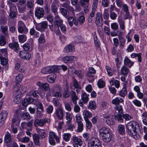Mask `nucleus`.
I'll list each match as a JSON object with an SVG mask.
<instances>
[{"mask_svg": "<svg viewBox=\"0 0 147 147\" xmlns=\"http://www.w3.org/2000/svg\"><path fill=\"white\" fill-rule=\"evenodd\" d=\"M11 134L8 133L6 134L5 137V140L7 143H10L11 142Z\"/></svg>", "mask_w": 147, "mask_h": 147, "instance_id": "49530a36", "label": "nucleus"}, {"mask_svg": "<svg viewBox=\"0 0 147 147\" xmlns=\"http://www.w3.org/2000/svg\"><path fill=\"white\" fill-rule=\"evenodd\" d=\"M111 28L113 30H116L119 28L118 25L116 22L112 23L111 24Z\"/></svg>", "mask_w": 147, "mask_h": 147, "instance_id": "338daca9", "label": "nucleus"}, {"mask_svg": "<svg viewBox=\"0 0 147 147\" xmlns=\"http://www.w3.org/2000/svg\"><path fill=\"white\" fill-rule=\"evenodd\" d=\"M98 0H93L92 9L96 10L97 8Z\"/></svg>", "mask_w": 147, "mask_h": 147, "instance_id": "bf43d9fd", "label": "nucleus"}, {"mask_svg": "<svg viewBox=\"0 0 147 147\" xmlns=\"http://www.w3.org/2000/svg\"><path fill=\"white\" fill-rule=\"evenodd\" d=\"M60 66L57 65L52 66H48L42 68L41 71V73L43 74H49L53 72H58Z\"/></svg>", "mask_w": 147, "mask_h": 147, "instance_id": "20e7f679", "label": "nucleus"}, {"mask_svg": "<svg viewBox=\"0 0 147 147\" xmlns=\"http://www.w3.org/2000/svg\"><path fill=\"white\" fill-rule=\"evenodd\" d=\"M117 130L120 135H124L125 134V128L124 125L119 124L117 127Z\"/></svg>", "mask_w": 147, "mask_h": 147, "instance_id": "a878e982", "label": "nucleus"}, {"mask_svg": "<svg viewBox=\"0 0 147 147\" xmlns=\"http://www.w3.org/2000/svg\"><path fill=\"white\" fill-rule=\"evenodd\" d=\"M65 88L63 93V97L64 98H67L69 96V86L67 85L66 84Z\"/></svg>", "mask_w": 147, "mask_h": 147, "instance_id": "5701e85b", "label": "nucleus"}, {"mask_svg": "<svg viewBox=\"0 0 147 147\" xmlns=\"http://www.w3.org/2000/svg\"><path fill=\"white\" fill-rule=\"evenodd\" d=\"M50 122V119L47 118L41 119L40 120L36 119L34 121V125L35 127H36L38 126H43L46 123Z\"/></svg>", "mask_w": 147, "mask_h": 147, "instance_id": "6e6552de", "label": "nucleus"}, {"mask_svg": "<svg viewBox=\"0 0 147 147\" xmlns=\"http://www.w3.org/2000/svg\"><path fill=\"white\" fill-rule=\"evenodd\" d=\"M90 73H87V78L90 82H92L96 78V76Z\"/></svg>", "mask_w": 147, "mask_h": 147, "instance_id": "cd10ccee", "label": "nucleus"}, {"mask_svg": "<svg viewBox=\"0 0 147 147\" xmlns=\"http://www.w3.org/2000/svg\"><path fill=\"white\" fill-rule=\"evenodd\" d=\"M6 43L5 37L3 35L0 36V45L1 46H4Z\"/></svg>", "mask_w": 147, "mask_h": 147, "instance_id": "a18cd8bd", "label": "nucleus"}, {"mask_svg": "<svg viewBox=\"0 0 147 147\" xmlns=\"http://www.w3.org/2000/svg\"><path fill=\"white\" fill-rule=\"evenodd\" d=\"M35 105L37 107V109H39L41 110V111H44L43 105L39 99H35Z\"/></svg>", "mask_w": 147, "mask_h": 147, "instance_id": "393cba45", "label": "nucleus"}, {"mask_svg": "<svg viewBox=\"0 0 147 147\" xmlns=\"http://www.w3.org/2000/svg\"><path fill=\"white\" fill-rule=\"evenodd\" d=\"M62 88L60 85H55L52 90V95L53 96L57 98H60L62 96Z\"/></svg>", "mask_w": 147, "mask_h": 147, "instance_id": "39448f33", "label": "nucleus"}, {"mask_svg": "<svg viewBox=\"0 0 147 147\" xmlns=\"http://www.w3.org/2000/svg\"><path fill=\"white\" fill-rule=\"evenodd\" d=\"M82 99L84 103H86L89 100L88 96L86 93H84L82 95Z\"/></svg>", "mask_w": 147, "mask_h": 147, "instance_id": "a19ab883", "label": "nucleus"}, {"mask_svg": "<svg viewBox=\"0 0 147 147\" xmlns=\"http://www.w3.org/2000/svg\"><path fill=\"white\" fill-rule=\"evenodd\" d=\"M123 118L126 121L130 120L133 118V117L128 114H123Z\"/></svg>", "mask_w": 147, "mask_h": 147, "instance_id": "680f3d73", "label": "nucleus"}, {"mask_svg": "<svg viewBox=\"0 0 147 147\" xmlns=\"http://www.w3.org/2000/svg\"><path fill=\"white\" fill-rule=\"evenodd\" d=\"M9 47L10 49H13L17 53L20 48L18 42H13L10 43L9 45Z\"/></svg>", "mask_w": 147, "mask_h": 147, "instance_id": "dca6fc26", "label": "nucleus"}, {"mask_svg": "<svg viewBox=\"0 0 147 147\" xmlns=\"http://www.w3.org/2000/svg\"><path fill=\"white\" fill-rule=\"evenodd\" d=\"M71 140L73 142V146L76 145L81 146L83 144V142L82 140L76 136H73Z\"/></svg>", "mask_w": 147, "mask_h": 147, "instance_id": "9b49d317", "label": "nucleus"}, {"mask_svg": "<svg viewBox=\"0 0 147 147\" xmlns=\"http://www.w3.org/2000/svg\"><path fill=\"white\" fill-rule=\"evenodd\" d=\"M19 55L20 58L29 60L31 57V55L26 51H20Z\"/></svg>", "mask_w": 147, "mask_h": 147, "instance_id": "f8f14e48", "label": "nucleus"}, {"mask_svg": "<svg viewBox=\"0 0 147 147\" xmlns=\"http://www.w3.org/2000/svg\"><path fill=\"white\" fill-rule=\"evenodd\" d=\"M123 114L120 115V114H115V116L116 119L120 123H123Z\"/></svg>", "mask_w": 147, "mask_h": 147, "instance_id": "ea45409f", "label": "nucleus"}, {"mask_svg": "<svg viewBox=\"0 0 147 147\" xmlns=\"http://www.w3.org/2000/svg\"><path fill=\"white\" fill-rule=\"evenodd\" d=\"M122 58V57L120 55H117V57L115 59L116 65L117 67H119V65L121 64Z\"/></svg>", "mask_w": 147, "mask_h": 147, "instance_id": "37998d69", "label": "nucleus"}, {"mask_svg": "<svg viewBox=\"0 0 147 147\" xmlns=\"http://www.w3.org/2000/svg\"><path fill=\"white\" fill-rule=\"evenodd\" d=\"M126 127L128 135L136 139L140 137L138 133L141 134L142 132V127L135 121H131L127 123Z\"/></svg>", "mask_w": 147, "mask_h": 147, "instance_id": "f257e3e1", "label": "nucleus"}, {"mask_svg": "<svg viewBox=\"0 0 147 147\" xmlns=\"http://www.w3.org/2000/svg\"><path fill=\"white\" fill-rule=\"evenodd\" d=\"M97 85L99 88H102L105 86V83L102 79H100L98 82Z\"/></svg>", "mask_w": 147, "mask_h": 147, "instance_id": "3c124183", "label": "nucleus"}, {"mask_svg": "<svg viewBox=\"0 0 147 147\" xmlns=\"http://www.w3.org/2000/svg\"><path fill=\"white\" fill-rule=\"evenodd\" d=\"M33 141L36 146H40V137L38 135L35 134L33 136Z\"/></svg>", "mask_w": 147, "mask_h": 147, "instance_id": "a211bd4d", "label": "nucleus"}, {"mask_svg": "<svg viewBox=\"0 0 147 147\" xmlns=\"http://www.w3.org/2000/svg\"><path fill=\"white\" fill-rule=\"evenodd\" d=\"M118 37L119 41V47L122 48L124 47L126 40L124 38L120 35L118 36Z\"/></svg>", "mask_w": 147, "mask_h": 147, "instance_id": "bb28decb", "label": "nucleus"}, {"mask_svg": "<svg viewBox=\"0 0 147 147\" xmlns=\"http://www.w3.org/2000/svg\"><path fill=\"white\" fill-rule=\"evenodd\" d=\"M104 121H105L106 123L109 126L113 125L114 123L113 116H112V117H110L108 119H104Z\"/></svg>", "mask_w": 147, "mask_h": 147, "instance_id": "f704fd0d", "label": "nucleus"}, {"mask_svg": "<svg viewBox=\"0 0 147 147\" xmlns=\"http://www.w3.org/2000/svg\"><path fill=\"white\" fill-rule=\"evenodd\" d=\"M48 26V23L47 21H44L36 26V29L40 31H43V29L46 28Z\"/></svg>", "mask_w": 147, "mask_h": 147, "instance_id": "4468645a", "label": "nucleus"}, {"mask_svg": "<svg viewBox=\"0 0 147 147\" xmlns=\"http://www.w3.org/2000/svg\"><path fill=\"white\" fill-rule=\"evenodd\" d=\"M70 93L73 103L74 105L76 104L77 100L78 99V98L76 92L74 91H72L70 92Z\"/></svg>", "mask_w": 147, "mask_h": 147, "instance_id": "412c9836", "label": "nucleus"}, {"mask_svg": "<svg viewBox=\"0 0 147 147\" xmlns=\"http://www.w3.org/2000/svg\"><path fill=\"white\" fill-rule=\"evenodd\" d=\"M106 68L107 73L108 75L109 76H112L114 73L113 70H112L111 68L109 66H106Z\"/></svg>", "mask_w": 147, "mask_h": 147, "instance_id": "6e6d98bb", "label": "nucleus"}, {"mask_svg": "<svg viewBox=\"0 0 147 147\" xmlns=\"http://www.w3.org/2000/svg\"><path fill=\"white\" fill-rule=\"evenodd\" d=\"M115 113H117V114H118L120 115L123 114V108L120 105H117L115 107Z\"/></svg>", "mask_w": 147, "mask_h": 147, "instance_id": "c756f323", "label": "nucleus"}, {"mask_svg": "<svg viewBox=\"0 0 147 147\" xmlns=\"http://www.w3.org/2000/svg\"><path fill=\"white\" fill-rule=\"evenodd\" d=\"M76 122L77 123H82V117L80 114L78 113L77 114L76 116Z\"/></svg>", "mask_w": 147, "mask_h": 147, "instance_id": "4d7b16f0", "label": "nucleus"}, {"mask_svg": "<svg viewBox=\"0 0 147 147\" xmlns=\"http://www.w3.org/2000/svg\"><path fill=\"white\" fill-rule=\"evenodd\" d=\"M75 50L74 46L71 44H69L65 47L64 49L63 52L65 53L72 52H74Z\"/></svg>", "mask_w": 147, "mask_h": 147, "instance_id": "f3484780", "label": "nucleus"}, {"mask_svg": "<svg viewBox=\"0 0 147 147\" xmlns=\"http://www.w3.org/2000/svg\"><path fill=\"white\" fill-rule=\"evenodd\" d=\"M54 115L59 119H62L65 115L64 110L61 108H58L56 109Z\"/></svg>", "mask_w": 147, "mask_h": 147, "instance_id": "9d476101", "label": "nucleus"}, {"mask_svg": "<svg viewBox=\"0 0 147 147\" xmlns=\"http://www.w3.org/2000/svg\"><path fill=\"white\" fill-rule=\"evenodd\" d=\"M127 94V89L126 87H124L119 92V95L124 97Z\"/></svg>", "mask_w": 147, "mask_h": 147, "instance_id": "c03bdc74", "label": "nucleus"}, {"mask_svg": "<svg viewBox=\"0 0 147 147\" xmlns=\"http://www.w3.org/2000/svg\"><path fill=\"white\" fill-rule=\"evenodd\" d=\"M103 16L105 20H107L109 18V11L107 9H105L104 11Z\"/></svg>", "mask_w": 147, "mask_h": 147, "instance_id": "13d9d810", "label": "nucleus"}, {"mask_svg": "<svg viewBox=\"0 0 147 147\" xmlns=\"http://www.w3.org/2000/svg\"><path fill=\"white\" fill-rule=\"evenodd\" d=\"M18 39L20 42H24L26 40L27 38L24 35H20L18 36Z\"/></svg>", "mask_w": 147, "mask_h": 147, "instance_id": "603ef678", "label": "nucleus"}, {"mask_svg": "<svg viewBox=\"0 0 147 147\" xmlns=\"http://www.w3.org/2000/svg\"><path fill=\"white\" fill-rule=\"evenodd\" d=\"M83 115L84 120L88 119V118H90L92 116V113L88 110L84 111Z\"/></svg>", "mask_w": 147, "mask_h": 147, "instance_id": "473e14b6", "label": "nucleus"}, {"mask_svg": "<svg viewBox=\"0 0 147 147\" xmlns=\"http://www.w3.org/2000/svg\"><path fill=\"white\" fill-rule=\"evenodd\" d=\"M62 6L65 7L68 10L72 11L73 9L69 5V2H65L62 4Z\"/></svg>", "mask_w": 147, "mask_h": 147, "instance_id": "e433bc0d", "label": "nucleus"}, {"mask_svg": "<svg viewBox=\"0 0 147 147\" xmlns=\"http://www.w3.org/2000/svg\"><path fill=\"white\" fill-rule=\"evenodd\" d=\"M124 100L123 99L119 97H117L112 101V103L113 105H115L116 106L117 105H120L119 104L120 103L123 102Z\"/></svg>", "mask_w": 147, "mask_h": 147, "instance_id": "aec40b11", "label": "nucleus"}, {"mask_svg": "<svg viewBox=\"0 0 147 147\" xmlns=\"http://www.w3.org/2000/svg\"><path fill=\"white\" fill-rule=\"evenodd\" d=\"M23 74H19L18 76H16V82H20L23 78Z\"/></svg>", "mask_w": 147, "mask_h": 147, "instance_id": "69168bd1", "label": "nucleus"}, {"mask_svg": "<svg viewBox=\"0 0 147 147\" xmlns=\"http://www.w3.org/2000/svg\"><path fill=\"white\" fill-rule=\"evenodd\" d=\"M71 136V134L68 133L64 134L63 135V140L66 142H68L70 140V138Z\"/></svg>", "mask_w": 147, "mask_h": 147, "instance_id": "de8ad7c7", "label": "nucleus"}, {"mask_svg": "<svg viewBox=\"0 0 147 147\" xmlns=\"http://www.w3.org/2000/svg\"><path fill=\"white\" fill-rule=\"evenodd\" d=\"M65 117L67 121V123H70L72 120V117L71 113L69 112H67L65 113Z\"/></svg>", "mask_w": 147, "mask_h": 147, "instance_id": "c9c22d12", "label": "nucleus"}, {"mask_svg": "<svg viewBox=\"0 0 147 147\" xmlns=\"http://www.w3.org/2000/svg\"><path fill=\"white\" fill-rule=\"evenodd\" d=\"M129 72V69L125 66H122L121 69V74L123 75L127 76Z\"/></svg>", "mask_w": 147, "mask_h": 147, "instance_id": "7c9ffc66", "label": "nucleus"}, {"mask_svg": "<svg viewBox=\"0 0 147 147\" xmlns=\"http://www.w3.org/2000/svg\"><path fill=\"white\" fill-rule=\"evenodd\" d=\"M8 115V113L6 111H3L0 114V119L2 120L5 119Z\"/></svg>", "mask_w": 147, "mask_h": 147, "instance_id": "58836bf2", "label": "nucleus"}, {"mask_svg": "<svg viewBox=\"0 0 147 147\" xmlns=\"http://www.w3.org/2000/svg\"><path fill=\"white\" fill-rule=\"evenodd\" d=\"M55 139L57 143L59 142V138L57 136L56 134L53 131H50L49 133V140L50 144L52 145L55 144Z\"/></svg>", "mask_w": 147, "mask_h": 147, "instance_id": "0eeeda50", "label": "nucleus"}, {"mask_svg": "<svg viewBox=\"0 0 147 147\" xmlns=\"http://www.w3.org/2000/svg\"><path fill=\"white\" fill-rule=\"evenodd\" d=\"M16 95L14 98L13 99V102L16 104H18L20 101V96L19 94H16Z\"/></svg>", "mask_w": 147, "mask_h": 147, "instance_id": "5fc2aeb1", "label": "nucleus"}, {"mask_svg": "<svg viewBox=\"0 0 147 147\" xmlns=\"http://www.w3.org/2000/svg\"><path fill=\"white\" fill-rule=\"evenodd\" d=\"M30 33L31 35H34V37L36 38H37L39 36V33L36 31L33 28H31L30 31Z\"/></svg>", "mask_w": 147, "mask_h": 147, "instance_id": "79ce46f5", "label": "nucleus"}, {"mask_svg": "<svg viewBox=\"0 0 147 147\" xmlns=\"http://www.w3.org/2000/svg\"><path fill=\"white\" fill-rule=\"evenodd\" d=\"M57 10V8L56 5L53 2L51 5V12L54 13L55 16L58 15Z\"/></svg>", "mask_w": 147, "mask_h": 147, "instance_id": "2f4dec72", "label": "nucleus"}, {"mask_svg": "<svg viewBox=\"0 0 147 147\" xmlns=\"http://www.w3.org/2000/svg\"><path fill=\"white\" fill-rule=\"evenodd\" d=\"M133 103L136 106L138 107H141V103L139 100L137 99H134L132 101Z\"/></svg>", "mask_w": 147, "mask_h": 147, "instance_id": "774afa93", "label": "nucleus"}, {"mask_svg": "<svg viewBox=\"0 0 147 147\" xmlns=\"http://www.w3.org/2000/svg\"><path fill=\"white\" fill-rule=\"evenodd\" d=\"M88 108L90 109L94 110L96 108V103L93 100H90L89 102Z\"/></svg>", "mask_w": 147, "mask_h": 147, "instance_id": "72a5a7b5", "label": "nucleus"}, {"mask_svg": "<svg viewBox=\"0 0 147 147\" xmlns=\"http://www.w3.org/2000/svg\"><path fill=\"white\" fill-rule=\"evenodd\" d=\"M88 147H102L100 141L98 138H92L89 140L88 144Z\"/></svg>", "mask_w": 147, "mask_h": 147, "instance_id": "423d86ee", "label": "nucleus"}, {"mask_svg": "<svg viewBox=\"0 0 147 147\" xmlns=\"http://www.w3.org/2000/svg\"><path fill=\"white\" fill-rule=\"evenodd\" d=\"M38 42L40 43H44L45 42V40L43 34H41L38 39Z\"/></svg>", "mask_w": 147, "mask_h": 147, "instance_id": "e2e57ef3", "label": "nucleus"}, {"mask_svg": "<svg viewBox=\"0 0 147 147\" xmlns=\"http://www.w3.org/2000/svg\"><path fill=\"white\" fill-rule=\"evenodd\" d=\"M90 0H80V3L81 5L83 7L86 5L85 3H86L87 5H89Z\"/></svg>", "mask_w": 147, "mask_h": 147, "instance_id": "0e129e2a", "label": "nucleus"}, {"mask_svg": "<svg viewBox=\"0 0 147 147\" xmlns=\"http://www.w3.org/2000/svg\"><path fill=\"white\" fill-rule=\"evenodd\" d=\"M54 20V24L49 25V28L50 30L55 32L56 35H59L61 34V32L59 27L63 24V20L60 19L59 15L55 16Z\"/></svg>", "mask_w": 147, "mask_h": 147, "instance_id": "f03ea898", "label": "nucleus"}, {"mask_svg": "<svg viewBox=\"0 0 147 147\" xmlns=\"http://www.w3.org/2000/svg\"><path fill=\"white\" fill-rule=\"evenodd\" d=\"M44 10L41 7H37L35 11V15L38 18L40 19L43 17L44 15Z\"/></svg>", "mask_w": 147, "mask_h": 147, "instance_id": "ddd939ff", "label": "nucleus"}, {"mask_svg": "<svg viewBox=\"0 0 147 147\" xmlns=\"http://www.w3.org/2000/svg\"><path fill=\"white\" fill-rule=\"evenodd\" d=\"M9 6L10 11H17V9L16 6L14 4H13L11 2L9 3Z\"/></svg>", "mask_w": 147, "mask_h": 147, "instance_id": "052dcab7", "label": "nucleus"}, {"mask_svg": "<svg viewBox=\"0 0 147 147\" xmlns=\"http://www.w3.org/2000/svg\"><path fill=\"white\" fill-rule=\"evenodd\" d=\"M118 22L119 25V28L123 30L125 29V22L121 18H119Z\"/></svg>", "mask_w": 147, "mask_h": 147, "instance_id": "c85d7f7f", "label": "nucleus"}, {"mask_svg": "<svg viewBox=\"0 0 147 147\" xmlns=\"http://www.w3.org/2000/svg\"><path fill=\"white\" fill-rule=\"evenodd\" d=\"M2 32L7 37L8 36V27L7 26H1V27Z\"/></svg>", "mask_w": 147, "mask_h": 147, "instance_id": "4c0bfd02", "label": "nucleus"}, {"mask_svg": "<svg viewBox=\"0 0 147 147\" xmlns=\"http://www.w3.org/2000/svg\"><path fill=\"white\" fill-rule=\"evenodd\" d=\"M59 10L65 18H67L68 15L67 10L64 8L62 7L60 8Z\"/></svg>", "mask_w": 147, "mask_h": 147, "instance_id": "864d4df0", "label": "nucleus"}, {"mask_svg": "<svg viewBox=\"0 0 147 147\" xmlns=\"http://www.w3.org/2000/svg\"><path fill=\"white\" fill-rule=\"evenodd\" d=\"M76 60V57L73 56H67L64 57L62 59L63 61L65 63L68 62L75 61Z\"/></svg>", "mask_w": 147, "mask_h": 147, "instance_id": "6ab92c4d", "label": "nucleus"}, {"mask_svg": "<svg viewBox=\"0 0 147 147\" xmlns=\"http://www.w3.org/2000/svg\"><path fill=\"white\" fill-rule=\"evenodd\" d=\"M63 103L65 109L69 112L71 111L72 108L70 103L65 102H63Z\"/></svg>", "mask_w": 147, "mask_h": 147, "instance_id": "09e8293b", "label": "nucleus"}, {"mask_svg": "<svg viewBox=\"0 0 147 147\" xmlns=\"http://www.w3.org/2000/svg\"><path fill=\"white\" fill-rule=\"evenodd\" d=\"M110 130L109 128L103 127L100 128L99 131L100 136L102 137L103 141L105 142H110L112 138L110 134Z\"/></svg>", "mask_w": 147, "mask_h": 147, "instance_id": "7ed1b4c3", "label": "nucleus"}, {"mask_svg": "<svg viewBox=\"0 0 147 147\" xmlns=\"http://www.w3.org/2000/svg\"><path fill=\"white\" fill-rule=\"evenodd\" d=\"M21 136L20 134H19L17 136V138L18 140L19 141L21 142L26 143L30 141V138L28 137L25 136L23 138H21L20 136Z\"/></svg>", "mask_w": 147, "mask_h": 147, "instance_id": "b1692460", "label": "nucleus"}, {"mask_svg": "<svg viewBox=\"0 0 147 147\" xmlns=\"http://www.w3.org/2000/svg\"><path fill=\"white\" fill-rule=\"evenodd\" d=\"M18 30L19 32L20 33L26 34L28 32V28L26 27L25 24L22 21L18 22Z\"/></svg>", "mask_w": 147, "mask_h": 147, "instance_id": "1a4fd4ad", "label": "nucleus"}, {"mask_svg": "<svg viewBox=\"0 0 147 147\" xmlns=\"http://www.w3.org/2000/svg\"><path fill=\"white\" fill-rule=\"evenodd\" d=\"M134 63L131 61L127 57H125L124 60V64L129 68H130L133 65Z\"/></svg>", "mask_w": 147, "mask_h": 147, "instance_id": "4be33fe9", "label": "nucleus"}, {"mask_svg": "<svg viewBox=\"0 0 147 147\" xmlns=\"http://www.w3.org/2000/svg\"><path fill=\"white\" fill-rule=\"evenodd\" d=\"M21 117L24 120H28L31 118L30 114L27 112L24 113L21 115Z\"/></svg>", "mask_w": 147, "mask_h": 147, "instance_id": "8fccbe9b", "label": "nucleus"}, {"mask_svg": "<svg viewBox=\"0 0 147 147\" xmlns=\"http://www.w3.org/2000/svg\"><path fill=\"white\" fill-rule=\"evenodd\" d=\"M96 23L98 26H101L102 25L103 20L101 14L99 12L97 13L96 14Z\"/></svg>", "mask_w": 147, "mask_h": 147, "instance_id": "2eb2a0df", "label": "nucleus"}]
</instances>
